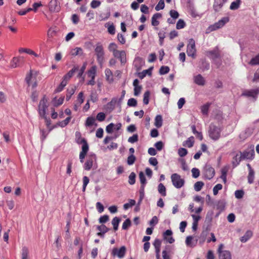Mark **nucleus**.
Instances as JSON below:
<instances>
[{
    "label": "nucleus",
    "mask_w": 259,
    "mask_h": 259,
    "mask_svg": "<svg viewBox=\"0 0 259 259\" xmlns=\"http://www.w3.org/2000/svg\"><path fill=\"white\" fill-rule=\"evenodd\" d=\"M196 49L195 42L193 38L189 40V43L187 48V53L188 56L195 58L196 57Z\"/></svg>",
    "instance_id": "nucleus-5"
},
{
    "label": "nucleus",
    "mask_w": 259,
    "mask_h": 259,
    "mask_svg": "<svg viewBox=\"0 0 259 259\" xmlns=\"http://www.w3.org/2000/svg\"><path fill=\"white\" fill-rule=\"evenodd\" d=\"M259 94V89H252L250 90H245L244 91L242 96H246L247 97H252L253 98H256L258 94Z\"/></svg>",
    "instance_id": "nucleus-14"
},
{
    "label": "nucleus",
    "mask_w": 259,
    "mask_h": 259,
    "mask_svg": "<svg viewBox=\"0 0 259 259\" xmlns=\"http://www.w3.org/2000/svg\"><path fill=\"white\" fill-rule=\"evenodd\" d=\"M144 62L141 58H137L135 59L134 62V64L137 70H139L141 69V66L143 65Z\"/></svg>",
    "instance_id": "nucleus-26"
},
{
    "label": "nucleus",
    "mask_w": 259,
    "mask_h": 259,
    "mask_svg": "<svg viewBox=\"0 0 259 259\" xmlns=\"http://www.w3.org/2000/svg\"><path fill=\"white\" fill-rule=\"evenodd\" d=\"M204 183L201 181H198L195 183L194 187L196 191H200L204 186Z\"/></svg>",
    "instance_id": "nucleus-39"
},
{
    "label": "nucleus",
    "mask_w": 259,
    "mask_h": 259,
    "mask_svg": "<svg viewBox=\"0 0 259 259\" xmlns=\"http://www.w3.org/2000/svg\"><path fill=\"white\" fill-rule=\"evenodd\" d=\"M172 232L171 230H167L163 233V239L167 242L172 244L175 242V239L171 236Z\"/></svg>",
    "instance_id": "nucleus-16"
},
{
    "label": "nucleus",
    "mask_w": 259,
    "mask_h": 259,
    "mask_svg": "<svg viewBox=\"0 0 259 259\" xmlns=\"http://www.w3.org/2000/svg\"><path fill=\"white\" fill-rule=\"evenodd\" d=\"M135 204H136V201H135V200L130 199L129 200V202L128 203H125L123 205V208H124V209L126 210L128 208H130V207H132V206L135 205Z\"/></svg>",
    "instance_id": "nucleus-53"
},
{
    "label": "nucleus",
    "mask_w": 259,
    "mask_h": 259,
    "mask_svg": "<svg viewBox=\"0 0 259 259\" xmlns=\"http://www.w3.org/2000/svg\"><path fill=\"white\" fill-rule=\"evenodd\" d=\"M47 102L48 101L45 96H44L39 102L38 112L41 117H45V116H46V110L48 107Z\"/></svg>",
    "instance_id": "nucleus-6"
},
{
    "label": "nucleus",
    "mask_w": 259,
    "mask_h": 259,
    "mask_svg": "<svg viewBox=\"0 0 259 259\" xmlns=\"http://www.w3.org/2000/svg\"><path fill=\"white\" fill-rule=\"evenodd\" d=\"M105 73L107 81L109 83H112L114 81V79L113 77V73L111 70L108 68H107L105 70Z\"/></svg>",
    "instance_id": "nucleus-22"
},
{
    "label": "nucleus",
    "mask_w": 259,
    "mask_h": 259,
    "mask_svg": "<svg viewBox=\"0 0 259 259\" xmlns=\"http://www.w3.org/2000/svg\"><path fill=\"white\" fill-rule=\"evenodd\" d=\"M241 153L242 159H249L252 160L254 157V150L253 146L250 147V148L247 149L241 152Z\"/></svg>",
    "instance_id": "nucleus-7"
},
{
    "label": "nucleus",
    "mask_w": 259,
    "mask_h": 259,
    "mask_svg": "<svg viewBox=\"0 0 259 259\" xmlns=\"http://www.w3.org/2000/svg\"><path fill=\"white\" fill-rule=\"evenodd\" d=\"M131 225V222L129 219H127L124 221L122 224V229L123 230L127 229Z\"/></svg>",
    "instance_id": "nucleus-55"
},
{
    "label": "nucleus",
    "mask_w": 259,
    "mask_h": 259,
    "mask_svg": "<svg viewBox=\"0 0 259 259\" xmlns=\"http://www.w3.org/2000/svg\"><path fill=\"white\" fill-rule=\"evenodd\" d=\"M150 93L149 91H146L144 94L143 103L145 105H147L149 102Z\"/></svg>",
    "instance_id": "nucleus-48"
},
{
    "label": "nucleus",
    "mask_w": 259,
    "mask_h": 259,
    "mask_svg": "<svg viewBox=\"0 0 259 259\" xmlns=\"http://www.w3.org/2000/svg\"><path fill=\"white\" fill-rule=\"evenodd\" d=\"M136 174L134 172H132L128 177V183L130 185H134L136 182Z\"/></svg>",
    "instance_id": "nucleus-41"
},
{
    "label": "nucleus",
    "mask_w": 259,
    "mask_h": 259,
    "mask_svg": "<svg viewBox=\"0 0 259 259\" xmlns=\"http://www.w3.org/2000/svg\"><path fill=\"white\" fill-rule=\"evenodd\" d=\"M96 160V155L94 154H90L87 161L84 163L83 168L86 170H90L93 165L94 162H95Z\"/></svg>",
    "instance_id": "nucleus-8"
},
{
    "label": "nucleus",
    "mask_w": 259,
    "mask_h": 259,
    "mask_svg": "<svg viewBox=\"0 0 259 259\" xmlns=\"http://www.w3.org/2000/svg\"><path fill=\"white\" fill-rule=\"evenodd\" d=\"M223 186L221 184H218L213 188V193L214 195H217L218 194L219 190H222Z\"/></svg>",
    "instance_id": "nucleus-56"
},
{
    "label": "nucleus",
    "mask_w": 259,
    "mask_h": 259,
    "mask_svg": "<svg viewBox=\"0 0 259 259\" xmlns=\"http://www.w3.org/2000/svg\"><path fill=\"white\" fill-rule=\"evenodd\" d=\"M193 80L194 83L198 85L203 86L205 83V79L201 74L194 76Z\"/></svg>",
    "instance_id": "nucleus-18"
},
{
    "label": "nucleus",
    "mask_w": 259,
    "mask_h": 259,
    "mask_svg": "<svg viewBox=\"0 0 259 259\" xmlns=\"http://www.w3.org/2000/svg\"><path fill=\"white\" fill-rule=\"evenodd\" d=\"M252 236V232L250 230H248L246 232L244 236L241 237L240 241L242 242H247Z\"/></svg>",
    "instance_id": "nucleus-24"
},
{
    "label": "nucleus",
    "mask_w": 259,
    "mask_h": 259,
    "mask_svg": "<svg viewBox=\"0 0 259 259\" xmlns=\"http://www.w3.org/2000/svg\"><path fill=\"white\" fill-rule=\"evenodd\" d=\"M213 214V212L212 211H209L207 212L206 218H205V222L208 223H210L212 220V216Z\"/></svg>",
    "instance_id": "nucleus-51"
},
{
    "label": "nucleus",
    "mask_w": 259,
    "mask_h": 259,
    "mask_svg": "<svg viewBox=\"0 0 259 259\" xmlns=\"http://www.w3.org/2000/svg\"><path fill=\"white\" fill-rule=\"evenodd\" d=\"M127 105L130 107H136L137 105V101L134 98H131L127 101Z\"/></svg>",
    "instance_id": "nucleus-59"
},
{
    "label": "nucleus",
    "mask_w": 259,
    "mask_h": 259,
    "mask_svg": "<svg viewBox=\"0 0 259 259\" xmlns=\"http://www.w3.org/2000/svg\"><path fill=\"white\" fill-rule=\"evenodd\" d=\"M194 143V138L193 136L189 137L186 141H184L183 145L185 147L191 148L193 147Z\"/></svg>",
    "instance_id": "nucleus-25"
},
{
    "label": "nucleus",
    "mask_w": 259,
    "mask_h": 259,
    "mask_svg": "<svg viewBox=\"0 0 259 259\" xmlns=\"http://www.w3.org/2000/svg\"><path fill=\"white\" fill-rule=\"evenodd\" d=\"M19 62V59L17 57H14L11 61L10 66L12 68H16L18 66V63Z\"/></svg>",
    "instance_id": "nucleus-40"
},
{
    "label": "nucleus",
    "mask_w": 259,
    "mask_h": 259,
    "mask_svg": "<svg viewBox=\"0 0 259 259\" xmlns=\"http://www.w3.org/2000/svg\"><path fill=\"white\" fill-rule=\"evenodd\" d=\"M136 157L134 155V154H131L130 156H128L127 159V163L130 165H133L136 160Z\"/></svg>",
    "instance_id": "nucleus-50"
},
{
    "label": "nucleus",
    "mask_w": 259,
    "mask_h": 259,
    "mask_svg": "<svg viewBox=\"0 0 259 259\" xmlns=\"http://www.w3.org/2000/svg\"><path fill=\"white\" fill-rule=\"evenodd\" d=\"M105 27L108 28V32L110 34L113 35L115 33V28L113 24L108 25V24L105 25Z\"/></svg>",
    "instance_id": "nucleus-46"
},
{
    "label": "nucleus",
    "mask_w": 259,
    "mask_h": 259,
    "mask_svg": "<svg viewBox=\"0 0 259 259\" xmlns=\"http://www.w3.org/2000/svg\"><path fill=\"white\" fill-rule=\"evenodd\" d=\"M113 56L120 60L121 64L125 63L126 60V54L124 51H118L115 52Z\"/></svg>",
    "instance_id": "nucleus-15"
},
{
    "label": "nucleus",
    "mask_w": 259,
    "mask_h": 259,
    "mask_svg": "<svg viewBox=\"0 0 259 259\" xmlns=\"http://www.w3.org/2000/svg\"><path fill=\"white\" fill-rule=\"evenodd\" d=\"M51 130L52 128H50L49 131H46L45 130H40V139L42 141H44L46 139Z\"/></svg>",
    "instance_id": "nucleus-44"
},
{
    "label": "nucleus",
    "mask_w": 259,
    "mask_h": 259,
    "mask_svg": "<svg viewBox=\"0 0 259 259\" xmlns=\"http://www.w3.org/2000/svg\"><path fill=\"white\" fill-rule=\"evenodd\" d=\"M249 64L252 66L259 65V54L252 58L249 62Z\"/></svg>",
    "instance_id": "nucleus-42"
},
{
    "label": "nucleus",
    "mask_w": 259,
    "mask_h": 259,
    "mask_svg": "<svg viewBox=\"0 0 259 259\" xmlns=\"http://www.w3.org/2000/svg\"><path fill=\"white\" fill-rule=\"evenodd\" d=\"M254 178V170H251L249 171L248 175L247 177L248 182L249 184H252L253 182Z\"/></svg>",
    "instance_id": "nucleus-47"
},
{
    "label": "nucleus",
    "mask_w": 259,
    "mask_h": 259,
    "mask_svg": "<svg viewBox=\"0 0 259 259\" xmlns=\"http://www.w3.org/2000/svg\"><path fill=\"white\" fill-rule=\"evenodd\" d=\"M188 151L186 149L180 148L178 150V154L180 157H184L187 154Z\"/></svg>",
    "instance_id": "nucleus-60"
},
{
    "label": "nucleus",
    "mask_w": 259,
    "mask_h": 259,
    "mask_svg": "<svg viewBox=\"0 0 259 259\" xmlns=\"http://www.w3.org/2000/svg\"><path fill=\"white\" fill-rule=\"evenodd\" d=\"M193 239V237L192 236H189L186 237V244L187 246L189 247H194L195 246L196 243L197 241V240H196V242L195 244H193L192 242V240Z\"/></svg>",
    "instance_id": "nucleus-36"
},
{
    "label": "nucleus",
    "mask_w": 259,
    "mask_h": 259,
    "mask_svg": "<svg viewBox=\"0 0 259 259\" xmlns=\"http://www.w3.org/2000/svg\"><path fill=\"white\" fill-rule=\"evenodd\" d=\"M154 125L157 128H159L162 125V117L160 115H157L155 118Z\"/></svg>",
    "instance_id": "nucleus-28"
},
{
    "label": "nucleus",
    "mask_w": 259,
    "mask_h": 259,
    "mask_svg": "<svg viewBox=\"0 0 259 259\" xmlns=\"http://www.w3.org/2000/svg\"><path fill=\"white\" fill-rule=\"evenodd\" d=\"M165 6L164 0H160L156 6L155 9L156 11H158L160 10H162L164 9Z\"/></svg>",
    "instance_id": "nucleus-49"
},
{
    "label": "nucleus",
    "mask_w": 259,
    "mask_h": 259,
    "mask_svg": "<svg viewBox=\"0 0 259 259\" xmlns=\"http://www.w3.org/2000/svg\"><path fill=\"white\" fill-rule=\"evenodd\" d=\"M158 191L162 196L166 195V188L162 183H160L158 186Z\"/></svg>",
    "instance_id": "nucleus-30"
},
{
    "label": "nucleus",
    "mask_w": 259,
    "mask_h": 259,
    "mask_svg": "<svg viewBox=\"0 0 259 259\" xmlns=\"http://www.w3.org/2000/svg\"><path fill=\"white\" fill-rule=\"evenodd\" d=\"M244 191L243 190H238L235 192V197L237 199H241L243 197Z\"/></svg>",
    "instance_id": "nucleus-61"
},
{
    "label": "nucleus",
    "mask_w": 259,
    "mask_h": 259,
    "mask_svg": "<svg viewBox=\"0 0 259 259\" xmlns=\"http://www.w3.org/2000/svg\"><path fill=\"white\" fill-rule=\"evenodd\" d=\"M20 53H26L28 54L33 55L35 57H37L38 55L36 54L33 51L29 49L20 48L19 50Z\"/></svg>",
    "instance_id": "nucleus-33"
},
{
    "label": "nucleus",
    "mask_w": 259,
    "mask_h": 259,
    "mask_svg": "<svg viewBox=\"0 0 259 259\" xmlns=\"http://www.w3.org/2000/svg\"><path fill=\"white\" fill-rule=\"evenodd\" d=\"M159 40V44L160 46L163 45L164 39L165 37V32L163 31H160L158 33Z\"/></svg>",
    "instance_id": "nucleus-38"
},
{
    "label": "nucleus",
    "mask_w": 259,
    "mask_h": 259,
    "mask_svg": "<svg viewBox=\"0 0 259 259\" xmlns=\"http://www.w3.org/2000/svg\"><path fill=\"white\" fill-rule=\"evenodd\" d=\"M186 25L185 22L182 19H179L177 22L176 27L178 29L183 28Z\"/></svg>",
    "instance_id": "nucleus-58"
},
{
    "label": "nucleus",
    "mask_w": 259,
    "mask_h": 259,
    "mask_svg": "<svg viewBox=\"0 0 259 259\" xmlns=\"http://www.w3.org/2000/svg\"><path fill=\"white\" fill-rule=\"evenodd\" d=\"M97 229L100 231L102 232L103 233H106L109 231V229L104 225H102L101 226H98L97 227Z\"/></svg>",
    "instance_id": "nucleus-64"
},
{
    "label": "nucleus",
    "mask_w": 259,
    "mask_h": 259,
    "mask_svg": "<svg viewBox=\"0 0 259 259\" xmlns=\"http://www.w3.org/2000/svg\"><path fill=\"white\" fill-rule=\"evenodd\" d=\"M21 259H29V250L26 246H23L22 248Z\"/></svg>",
    "instance_id": "nucleus-27"
},
{
    "label": "nucleus",
    "mask_w": 259,
    "mask_h": 259,
    "mask_svg": "<svg viewBox=\"0 0 259 259\" xmlns=\"http://www.w3.org/2000/svg\"><path fill=\"white\" fill-rule=\"evenodd\" d=\"M241 3L240 0H236L233 2L230 5V9L232 10H235L239 8Z\"/></svg>",
    "instance_id": "nucleus-35"
},
{
    "label": "nucleus",
    "mask_w": 259,
    "mask_h": 259,
    "mask_svg": "<svg viewBox=\"0 0 259 259\" xmlns=\"http://www.w3.org/2000/svg\"><path fill=\"white\" fill-rule=\"evenodd\" d=\"M210 106L209 103H207L205 105H203L201 107V111L203 114L207 115L208 112V109Z\"/></svg>",
    "instance_id": "nucleus-43"
},
{
    "label": "nucleus",
    "mask_w": 259,
    "mask_h": 259,
    "mask_svg": "<svg viewBox=\"0 0 259 259\" xmlns=\"http://www.w3.org/2000/svg\"><path fill=\"white\" fill-rule=\"evenodd\" d=\"M70 54L73 56H84L83 51L82 48L76 47L71 50Z\"/></svg>",
    "instance_id": "nucleus-20"
},
{
    "label": "nucleus",
    "mask_w": 259,
    "mask_h": 259,
    "mask_svg": "<svg viewBox=\"0 0 259 259\" xmlns=\"http://www.w3.org/2000/svg\"><path fill=\"white\" fill-rule=\"evenodd\" d=\"M171 180L172 185L177 189H180L184 185V179L181 178V176L178 174H172L171 175Z\"/></svg>",
    "instance_id": "nucleus-3"
},
{
    "label": "nucleus",
    "mask_w": 259,
    "mask_h": 259,
    "mask_svg": "<svg viewBox=\"0 0 259 259\" xmlns=\"http://www.w3.org/2000/svg\"><path fill=\"white\" fill-rule=\"evenodd\" d=\"M223 245L220 244L218 248L220 259H232L231 254L228 250H222Z\"/></svg>",
    "instance_id": "nucleus-11"
},
{
    "label": "nucleus",
    "mask_w": 259,
    "mask_h": 259,
    "mask_svg": "<svg viewBox=\"0 0 259 259\" xmlns=\"http://www.w3.org/2000/svg\"><path fill=\"white\" fill-rule=\"evenodd\" d=\"M191 171H192V177L194 178H197L200 175V171L197 168H193L191 170Z\"/></svg>",
    "instance_id": "nucleus-63"
},
{
    "label": "nucleus",
    "mask_w": 259,
    "mask_h": 259,
    "mask_svg": "<svg viewBox=\"0 0 259 259\" xmlns=\"http://www.w3.org/2000/svg\"><path fill=\"white\" fill-rule=\"evenodd\" d=\"M169 71V68L166 66H162L159 69V73L161 75L167 73Z\"/></svg>",
    "instance_id": "nucleus-54"
},
{
    "label": "nucleus",
    "mask_w": 259,
    "mask_h": 259,
    "mask_svg": "<svg viewBox=\"0 0 259 259\" xmlns=\"http://www.w3.org/2000/svg\"><path fill=\"white\" fill-rule=\"evenodd\" d=\"M224 3L221 0H216L213 4V8L215 11L220 9L223 5Z\"/></svg>",
    "instance_id": "nucleus-45"
},
{
    "label": "nucleus",
    "mask_w": 259,
    "mask_h": 259,
    "mask_svg": "<svg viewBox=\"0 0 259 259\" xmlns=\"http://www.w3.org/2000/svg\"><path fill=\"white\" fill-rule=\"evenodd\" d=\"M95 55L98 63L102 66L105 61V52L102 45L98 42L95 48Z\"/></svg>",
    "instance_id": "nucleus-1"
},
{
    "label": "nucleus",
    "mask_w": 259,
    "mask_h": 259,
    "mask_svg": "<svg viewBox=\"0 0 259 259\" xmlns=\"http://www.w3.org/2000/svg\"><path fill=\"white\" fill-rule=\"evenodd\" d=\"M162 17V15L160 13H157L154 14L151 18V24L154 26H158L159 24L158 19Z\"/></svg>",
    "instance_id": "nucleus-21"
},
{
    "label": "nucleus",
    "mask_w": 259,
    "mask_h": 259,
    "mask_svg": "<svg viewBox=\"0 0 259 259\" xmlns=\"http://www.w3.org/2000/svg\"><path fill=\"white\" fill-rule=\"evenodd\" d=\"M83 92H81L78 95L76 103L79 104V105H81V104L83 102Z\"/></svg>",
    "instance_id": "nucleus-57"
},
{
    "label": "nucleus",
    "mask_w": 259,
    "mask_h": 259,
    "mask_svg": "<svg viewBox=\"0 0 259 259\" xmlns=\"http://www.w3.org/2000/svg\"><path fill=\"white\" fill-rule=\"evenodd\" d=\"M77 143L79 144H82L81 147V151L80 152V154L87 155V153L89 151V145L87 141L84 139H81L80 142L78 140Z\"/></svg>",
    "instance_id": "nucleus-17"
},
{
    "label": "nucleus",
    "mask_w": 259,
    "mask_h": 259,
    "mask_svg": "<svg viewBox=\"0 0 259 259\" xmlns=\"http://www.w3.org/2000/svg\"><path fill=\"white\" fill-rule=\"evenodd\" d=\"M152 68H149L148 69L144 70L142 72L139 73V76L140 78L142 79L145 77L147 74L151 75L152 73Z\"/></svg>",
    "instance_id": "nucleus-32"
},
{
    "label": "nucleus",
    "mask_w": 259,
    "mask_h": 259,
    "mask_svg": "<svg viewBox=\"0 0 259 259\" xmlns=\"http://www.w3.org/2000/svg\"><path fill=\"white\" fill-rule=\"evenodd\" d=\"M139 179L141 184V186L145 187L147 184V181L145 175L143 171H140L139 174Z\"/></svg>",
    "instance_id": "nucleus-29"
},
{
    "label": "nucleus",
    "mask_w": 259,
    "mask_h": 259,
    "mask_svg": "<svg viewBox=\"0 0 259 259\" xmlns=\"http://www.w3.org/2000/svg\"><path fill=\"white\" fill-rule=\"evenodd\" d=\"M97 71V67L96 66H93L90 70H88V76L91 78H95Z\"/></svg>",
    "instance_id": "nucleus-31"
},
{
    "label": "nucleus",
    "mask_w": 259,
    "mask_h": 259,
    "mask_svg": "<svg viewBox=\"0 0 259 259\" xmlns=\"http://www.w3.org/2000/svg\"><path fill=\"white\" fill-rule=\"evenodd\" d=\"M229 21V18L227 17H223L218 22L211 26V30H215L224 26Z\"/></svg>",
    "instance_id": "nucleus-12"
},
{
    "label": "nucleus",
    "mask_w": 259,
    "mask_h": 259,
    "mask_svg": "<svg viewBox=\"0 0 259 259\" xmlns=\"http://www.w3.org/2000/svg\"><path fill=\"white\" fill-rule=\"evenodd\" d=\"M120 222V219L118 217H115L112 221V224L113 226V229L115 231L117 230L118 228L119 223Z\"/></svg>",
    "instance_id": "nucleus-37"
},
{
    "label": "nucleus",
    "mask_w": 259,
    "mask_h": 259,
    "mask_svg": "<svg viewBox=\"0 0 259 259\" xmlns=\"http://www.w3.org/2000/svg\"><path fill=\"white\" fill-rule=\"evenodd\" d=\"M117 45L115 43L112 42L109 44V47H108V49H109V51L112 52L113 53V55L115 52H117L118 51V50H117Z\"/></svg>",
    "instance_id": "nucleus-52"
},
{
    "label": "nucleus",
    "mask_w": 259,
    "mask_h": 259,
    "mask_svg": "<svg viewBox=\"0 0 259 259\" xmlns=\"http://www.w3.org/2000/svg\"><path fill=\"white\" fill-rule=\"evenodd\" d=\"M97 125L96 123H95V119L93 117H89L87 118L85 122V125L87 126H92L93 125Z\"/></svg>",
    "instance_id": "nucleus-34"
},
{
    "label": "nucleus",
    "mask_w": 259,
    "mask_h": 259,
    "mask_svg": "<svg viewBox=\"0 0 259 259\" xmlns=\"http://www.w3.org/2000/svg\"><path fill=\"white\" fill-rule=\"evenodd\" d=\"M206 55L209 58L213 60L219 58L220 54L219 48L215 47L213 50L206 52Z\"/></svg>",
    "instance_id": "nucleus-13"
},
{
    "label": "nucleus",
    "mask_w": 259,
    "mask_h": 259,
    "mask_svg": "<svg viewBox=\"0 0 259 259\" xmlns=\"http://www.w3.org/2000/svg\"><path fill=\"white\" fill-rule=\"evenodd\" d=\"M49 9L51 12H59L61 9L60 3L57 0H51L49 4Z\"/></svg>",
    "instance_id": "nucleus-10"
},
{
    "label": "nucleus",
    "mask_w": 259,
    "mask_h": 259,
    "mask_svg": "<svg viewBox=\"0 0 259 259\" xmlns=\"http://www.w3.org/2000/svg\"><path fill=\"white\" fill-rule=\"evenodd\" d=\"M202 173L205 179L210 180L214 177L215 170L210 164H206L203 167Z\"/></svg>",
    "instance_id": "nucleus-4"
},
{
    "label": "nucleus",
    "mask_w": 259,
    "mask_h": 259,
    "mask_svg": "<svg viewBox=\"0 0 259 259\" xmlns=\"http://www.w3.org/2000/svg\"><path fill=\"white\" fill-rule=\"evenodd\" d=\"M243 159L241 153H240V154H236L233 157V160L232 161V164L233 168L237 166L240 164V162Z\"/></svg>",
    "instance_id": "nucleus-19"
},
{
    "label": "nucleus",
    "mask_w": 259,
    "mask_h": 259,
    "mask_svg": "<svg viewBox=\"0 0 259 259\" xmlns=\"http://www.w3.org/2000/svg\"><path fill=\"white\" fill-rule=\"evenodd\" d=\"M76 90V87L73 85L70 86L67 90V94H66V99L67 101H69L71 96L74 94Z\"/></svg>",
    "instance_id": "nucleus-23"
},
{
    "label": "nucleus",
    "mask_w": 259,
    "mask_h": 259,
    "mask_svg": "<svg viewBox=\"0 0 259 259\" xmlns=\"http://www.w3.org/2000/svg\"><path fill=\"white\" fill-rule=\"evenodd\" d=\"M126 248L124 246H122L119 249L117 248H113L111 254L114 256H117L118 257L121 258L124 256Z\"/></svg>",
    "instance_id": "nucleus-9"
},
{
    "label": "nucleus",
    "mask_w": 259,
    "mask_h": 259,
    "mask_svg": "<svg viewBox=\"0 0 259 259\" xmlns=\"http://www.w3.org/2000/svg\"><path fill=\"white\" fill-rule=\"evenodd\" d=\"M138 141V135L134 134L128 139V142L131 143H134Z\"/></svg>",
    "instance_id": "nucleus-62"
},
{
    "label": "nucleus",
    "mask_w": 259,
    "mask_h": 259,
    "mask_svg": "<svg viewBox=\"0 0 259 259\" xmlns=\"http://www.w3.org/2000/svg\"><path fill=\"white\" fill-rule=\"evenodd\" d=\"M221 128L213 124H210L208 131L209 136L213 140H217L220 137Z\"/></svg>",
    "instance_id": "nucleus-2"
}]
</instances>
